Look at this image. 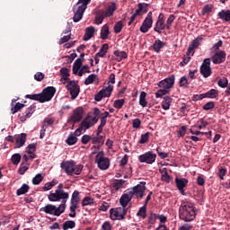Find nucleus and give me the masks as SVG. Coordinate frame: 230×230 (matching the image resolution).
I'll return each instance as SVG.
<instances>
[{
    "instance_id": "nucleus-1",
    "label": "nucleus",
    "mask_w": 230,
    "mask_h": 230,
    "mask_svg": "<svg viewBox=\"0 0 230 230\" xmlns=\"http://www.w3.org/2000/svg\"><path fill=\"white\" fill-rule=\"evenodd\" d=\"M195 217H197V213L193 204L183 202L179 208V217L181 220H183V222H193Z\"/></svg>"
},
{
    "instance_id": "nucleus-2",
    "label": "nucleus",
    "mask_w": 230,
    "mask_h": 230,
    "mask_svg": "<svg viewBox=\"0 0 230 230\" xmlns=\"http://www.w3.org/2000/svg\"><path fill=\"white\" fill-rule=\"evenodd\" d=\"M60 168L63 169L65 173H66V175L68 176L80 175V173H82V171L84 170V165L82 164L76 165V163L73 160L63 161L60 164Z\"/></svg>"
},
{
    "instance_id": "nucleus-3",
    "label": "nucleus",
    "mask_w": 230,
    "mask_h": 230,
    "mask_svg": "<svg viewBox=\"0 0 230 230\" xmlns=\"http://www.w3.org/2000/svg\"><path fill=\"white\" fill-rule=\"evenodd\" d=\"M69 199V192H66L65 190H55V192H49V194L48 195V199L49 200V202H60L61 204L60 206H65V209L66 208H67V199Z\"/></svg>"
},
{
    "instance_id": "nucleus-4",
    "label": "nucleus",
    "mask_w": 230,
    "mask_h": 230,
    "mask_svg": "<svg viewBox=\"0 0 230 230\" xmlns=\"http://www.w3.org/2000/svg\"><path fill=\"white\" fill-rule=\"evenodd\" d=\"M146 191V181H140L137 185L128 190L129 195L135 197L137 200H141L145 197Z\"/></svg>"
},
{
    "instance_id": "nucleus-5",
    "label": "nucleus",
    "mask_w": 230,
    "mask_h": 230,
    "mask_svg": "<svg viewBox=\"0 0 230 230\" xmlns=\"http://www.w3.org/2000/svg\"><path fill=\"white\" fill-rule=\"evenodd\" d=\"M40 211H43L47 215H53L54 217H60L62 213L66 211L65 205H59L58 207L55 205H46L45 207L41 208Z\"/></svg>"
},
{
    "instance_id": "nucleus-6",
    "label": "nucleus",
    "mask_w": 230,
    "mask_h": 230,
    "mask_svg": "<svg viewBox=\"0 0 230 230\" xmlns=\"http://www.w3.org/2000/svg\"><path fill=\"white\" fill-rule=\"evenodd\" d=\"M95 163L100 170H109L111 160L105 157V152L101 151L95 156Z\"/></svg>"
},
{
    "instance_id": "nucleus-7",
    "label": "nucleus",
    "mask_w": 230,
    "mask_h": 230,
    "mask_svg": "<svg viewBox=\"0 0 230 230\" xmlns=\"http://www.w3.org/2000/svg\"><path fill=\"white\" fill-rule=\"evenodd\" d=\"M128 208H125L123 207H119L116 208H111L110 210V218L111 220H125V217Z\"/></svg>"
},
{
    "instance_id": "nucleus-8",
    "label": "nucleus",
    "mask_w": 230,
    "mask_h": 230,
    "mask_svg": "<svg viewBox=\"0 0 230 230\" xmlns=\"http://www.w3.org/2000/svg\"><path fill=\"white\" fill-rule=\"evenodd\" d=\"M66 87L67 91H69L71 98L76 100L80 94V85H78V82L73 80L67 81Z\"/></svg>"
},
{
    "instance_id": "nucleus-9",
    "label": "nucleus",
    "mask_w": 230,
    "mask_h": 230,
    "mask_svg": "<svg viewBox=\"0 0 230 230\" xmlns=\"http://www.w3.org/2000/svg\"><path fill=\"white\" fill-rule=\"evenodd\" d=\"M55 93H57V88L54 86H48L43 89V91L40 93L41 98V103H46V102H51L53 100V96H55Z\"/></svg>"
},
{
    "instance_id": "nucleus-10",
    "label": "nucleus",
    "mask_w": 230,
    "mask_h": 230,
    "mask_svg": "<svg viewBox=\"0 0 230 230\" xmlns=\"http://www.w3.org/2000/svg\"><path fill=\"white\" fill-rule=\"evenodd\" d=\"M112 91H114V86L109 84L105 88H102L99 93L94 95L95 102H102L103 98H110L111 94H112Z\"/></svg>"
},
{
    "instance_id": "nucleus-11",
    "label": "nucleus",
    "mask_w": 230,
    "mask_h": 230,
    "mask_svg": "<svg viewBox=\"0 0 230 230\" xmlns=\"http://www.w3.org/2000/svg\"><path fill=\"white\" fill-rule=\"evenodd\" d=\"M199 72L203 78H209L213 73L211 70V58H205L202 65L200 66Z\"/></svg>"
},
{
    "instance_id": "nucleus-12",
    "label": "nucleus",
    "mask_w": 230,
    "mask_h": 230,
    "mask_svg": "<svg viewBox=\"0 0 230 230\" xmlns=\"http://www.w3.org/2000/svg\"><path fill=\"white\" fill-rule=\"evenodd\" d=\"M140 163H146V164H154L155 163V159H157V155L154 154L152 151H148L144 155L139 156Z\"/></svg>"
},
{
    "instance_id": "nucleus-13",
    "label": "nucleus",
    "mask_w": 230,
    "mask_h": 230,
    "mask_svg": "<svg viewBox=\"0 0 230 230\" xmlns=\"http://www.w3.org/2000/svg\"><path fill=\"white\" fill-rule=\"evenodd\" d=\"M175 84V75H172L169 77L160 81L157 85L158 87H163V89H165L166 91H170L172 87H173Z\"/></svg>"
},
{
    "instance_id": "nucleus-14",
    "label": "nucleus",
    "mask_w": 230,
    "mask_h": 230,
    "mask_svg": "<svg viewBox=\"0 0 230 230\" xmlns=\"http://www.w3.org/2000/svg\"><path fill=\"white\" fill-rule=\"evenodd\" d=\"M152 24H154V19H152V12H149L140 26L141 33H147L150 28H152Z\"/></svg>"
},
{
    "instance_id": "nucleus-15",
    "label": "nucleus",
    "mask_w": 230,
    "mask_h": 230,
    "mask_svg": "<svg viewBox=\"0 0 230 230\" xmlns=\"http://www.w3.org/2000/svg\"><path fill=\"white\" fill-rule=\"evenodd\" d=\"M85 8L81 7L80 5H75L73 7V12H74V17L73 21L74 22H80L82 19L84 18V13L85 12Z\"/></svg>"
},
{
    "instance_id": "nucleus-16",
    "label": "nucleus",
    "mask_w": 230,
    "mask_h": 230,
    "mask_svg": "<svg viewBox=\"0 0 230 230\" xmlns=\"http://www.w3.org/2000/svg\"><path fill=\"white\" fill-rule=\"evenodd\" d=\"M226 57H227L226 51L218 50L211 57V60L213 64H224L226 62Z\"/></svg>"
},
{
    "instance_id": "nucleus-17",
    "label": "nucleus",
    "mask_w": 230,
    "mask_h": 230,
    "mask_svg": "<svg viewBox=\"0 0 230 230\" xmlns=\"http://www.w3.org/2000/svg\"><path fill=\"white\" fill-rule=\"evenodd\" d=\"M84 118V109L82 107H78L75 110H74L73 114L70 117V121H73V123H78L82 121Z\"/></svg>"
},
{
    "instance_id": "nucleus-18",
    "label": "nucleus",
    "mask_w": 230,
    "mask_h": 230,
    "mask_svg": "<svg viewBox=\"0 0 230 230\" xmlns=\"http://www.w3.org/2000/svg\"><path fill=\"white\" fill-rule=\"evenodd\" d=\"M107 118H111V114L109 113V111H104L103 113H101V124L97 128L96 136H100V134L103 132V127L107 125Z\"/></svg>"
},
{
    "instance_id": "nucleus-19",
    "label": "nucleus",
    "mask_w": 230,
    "mask_h": 230,
    "mask_svg": "<svg viewBox=\"0 0 230 230\" xmlns=\"http://www.w3.org/2000/svg\"><path fill=\"white\" fill-rule=\"evenodd\" d=\"M80 202V192L78 190H75L72 194L71 200H70V206L72 208V211L75 208H78V203Z\"/></svg>"
},
{
    "instance_id": "nucleus-20",
    "label": "nucleus",
    "mask_w": 230,
    "mask_h": 230,
    "mask_svg": "<svg viewBox=\"0 0 230 230\" xmlns=\"http://www.w3.org/2000/svg\"><path fill=\"white\" fill-rule=\"evenodd\" d=\"M134 197L130 195V192L128 191V193L123 194L119 199V204L122 206V208H127V206H128V202L132 200Z\"/></svg>"
},
{
    "instance_id": "nucleus-21",
    "label": "nucleus",
    "mask_w": 230,
    "mask_h": 230,
    "mask_svg": "<svg viewBox=\"0 0 230 230\" xmlns=\"http://www.w3.org/2000/svg\"><path fill=\"white\" fill-rule=\"evenodd\" d=\"M34 112H35V106H30L29 108H27L25 112L22 113V115H19L20 121H22V122L26 121L28 118H31V114H33Z\"/></svg>"
},
{
    "instance_id": "nucleus-22",
    "label": "nucleus",
    "mask_w": 230,
    "mask_h": 230,
    "mask_svg": "<svg viewBox=\"0 0 230 230\" xmlns=\"http://www.w3.org/2000/svg\"><path fill=\"white\" fill-rule=\"evenodd\" d=\"M107 15L105 14V11L103 10H98L95 12V24L100 25L102 22H103V19H105Z\"/></svg>"
},
{
    "instance_id": "nucleus-23",
    "label": "nucleus",
    "mask_w": 230,
    "mask_h": 230,
    "mask_svg": "<svg viewBox=\"0 0 230 230\" xmlns=\"http://www.w3.org/2000/svg\"><path fill=\"white\" fill-rule=\"evenodd\" d=\"M82 66H84V63L82 62V58H78L73 65V75H78L80 70L82 69Z\"/></svg>"
},
{
    "instance_id": "nucleus-24",
    "label": "nucleus",
    "mask_w": 230,
    "mask_h": 230,
    "mask_svg": "<svg viewBox=\"0 0 230 230\" xmlns=\"http://www.w3.org/2000/svg\"><path fill=\"white\" fill-rule=\"evenodd\" d=\"M175 184L178 190H184L188 186V179L186 178H175Z\"/></svg>"
},
{
    "instance_id": "nucleus-25",
    "label": "nucleus",
    "mask_w": 230,
    "mask_h": 230,
    "mask_svg": "<svg viewBox=\"0 0 230 230\" xmlns=\"http://www.w3.org/2000/svg\"><path fill=\"white\" fill-rule=\"evenodd\" d=\"M26 133H22L16 137V148H21V146H24L26 143Z\"/></svg>"
},
{
    "instance_id": "nucleus-26",
    "label": "nucleus",
    "mask_w": 230,
    "mask_h": 230,
    "mask_svg": "<svg viewBox=\"0 0 230 230\" xmlns=\"http://www.w3.org/2000/svg\"><path fill=\"white\" fill-rule=\"evenodd\" d=\"M109 35H111V31L109 30V25L104 24L101 29V39L102 40H107V39H109Z\"/></svg>"
},
{
    "instance_id": "nucleus-27",
    "label": "nucleus",
    "mask_w": 230,
    "mask_h": 230,
    "mask_svg": "<svg viewBox=\"0 0 230 230\" xmlns=\"http://www.w3.org/2000/svg\"><path fill=\"white\" fill-rule=\"evenodd\" d=\"M94 31H96L94 27L93 26L87 27L84 36V40L87 41V40H90V39H93V37H94Z\"/></svg>"
},
{
    "instance_id": "nucleus-28",
    "label": "nucleus",
    "mask_w": 230,
    "mask_h": 230,
    "mask_svg": "<svg viewBox=\"0 0 230 230\" xmlns=\"http://www.w3.org/2000/svg\"><path fill=\"white\" fill-rule=\"evenodd\" d=\"M115 10H118V7L116 6V4L112 2L110 5H108L106 11H104V14H106V17H112Z\"/></svg>"
},
{
    "instance_id": "nucleus-29",
    "label": "nucleus",
    "mask_w": 230,
    "mask_h": 230,
    "mask_svg": "<svg viewBox=\"0 0 230 230\" xmlns=\"http://www.w3.org/2000/svg\"><path fill=\"white\" fill-rule=\"evenodd\" d=\"M172 102H173V99H172V97H164V101L162 102V108L164 109V111H170V105H172Z\"/></svg>"
},
{
    "instance_id": "nucleus-30",
    "label": "nucleus",
    "mask_w": 230,
    "mask_h": 230,
    "mask_svg": "<svg viewBox=\"0 0 230 230\" xmlns=\"http://www.w3.org/2000/svg\"><path fill=\"white\" fill-rule=\"evenodd\" d=\"M66 143L69 146H73V145H76V143H78V137H76V136H75V134L71 132L66 139Z\"/></svg>"
},
{
    "instance_id": "nucleus-31",
    "label": "nucleus",
    "mask_w": 230,
    "mask_h": 230,
    "mask_svg": "<svg viewBox=\"0 0 230 230\" xmlns=\"http://www.w3.org/2000/svg\"><path fill=\"white\" fill-rule=\"evenodd\" d=\"M57 184H58V180L53 179L51 181L45 183L42 190L43 191H49V190H53Z\"/></svg>"
},
{
    "instance_id": "nucleus-32",
    "label": "nucleus",
    "mask_w": 230,
    "mask_h": 230,
    "mask_svg": "<svg viewBox=\"0 0 230 230\" xmlns=\"http://www.w3.org/2000/svg\"><path fill=\"white\" fill-rule=\"evenodd\" d=\"M163 30H166V23H164V22L156 21L154 31H156V33H159V35H161L163 33Z\"/></svg>"
},
{
    "instance_id": "nucleus-33",
    "label": "nucleus",
    "mask_w": 230,
    "mask_h": 230,
    "mask_svg": "<svg viewBox=\"0 0 230 230\" xmlns=\"http://www.w3.org/2000/svg\"><path fill=\"white\" fill-rule=\"evenodd\" d=\"M152 48L155 51V53H161V49L164 48V42H163L161 40H155Z\"/></svg>"
},
{
    "instance_id": "nucleus-34",
    "label": "nucleus",
    "mask_w": 230,
    "mask_h": 230,
    "mask_svg": "<svg viewBox=\"0 0 230 230\" xmlns=\"http://www.w3.org/2000/svg\"><path fill=\"white\" fill-rule=\"evenodd\" d=\"M219 19H222V21H226V22H230V11L229 10H222L218 13Z\"/></svg>"
},
{
    "instance_id": "nucleus-35",
    "label": "nucleus",
    "mask_w": 230,
    "mask_h": 230,
    "mask_svg": "<svg viewBox=\"0 0 230 230\" xmlns=\"http://www.w3.org/2000/svg\"><path fill=\"white\" fill-rule=\"evenodd\" d=\"M107 51H109V44L104 43L102 45L99 52L96 53V57H101V58H105V55H107Z\"/></svg>"
},
{
    "instance_id": "nucleus-36",
    "label": "nucleus",
    "mask_w": 230,
    "mask_h": 230,
    "mask_svg": "<svg viewBox=\"0 0 230 230\" xmlns=\"http://www.w3.org/2000/svg\"><path fill=\"white\" fill-rule=\"evenodd\" d=\"M202 40H204V37L202 35L198 36L195 40H193L190 46L193 49H197V48H199V46H200V44H202Z\"/></svg>"
},
{
    "instance_id": "nucleus-37",
    "label": "nucleus",
    "mask_w": 230,
    "mask_h": 230,
    "mask_svg": "<svg viewBox=\"0 0 230 230\" xmlns=\"http://www.w3.org/2000/svg\"><path fill=\"white\" fill-rule=\"evenodd\" d=\"M28 191H30V185L24 183L20 189L16 190V195L17 197H21V195H26Z\"/></svg>"
},
{
    "instance_id": "nucleus-38",
    "label": "nucleus",
    "mask_w": 230,
    "mask_h": 230,
    "mask_svg": "<svg viewBox=\"0 0 230 230\" xmlns=\"http://www.w3.org/2000/svg\"><path fill=\"white\" fill-rule=\"evenodd\" d=\"M60 75L63 80H65V82L71 81V79L69 78V69L67 67H62L60 69Z\"/></svg>"
},
{
    "instance_id": "nucleus-39",
    "label": "nucleus",
    "mask_w": 230,
    "mask_h": 230,
    "mask_svg": "<svg viewBox=\"0 0 230 230\" xmlns=\"http://www.w3.org/2000/svg\"><path fill=\"white\" fill-rule=\"evenodd\" d=\"M114 55L117 57V62H121V60H124L128 57L127 52L119 50H115Z\"/></svg>"
},
{
    "instance_id": "nucleus-40",
    "label": "nucleus",
    "mask_w": 230,
    "mask_h": 230,
    "mask_svg": "<svg viewBox=\"0 0 230 230\" xmlns=\"http://www.w3.org/2000/svg\"><path fill=\"white\" fill-rule=\"evenodd\" d=\"M95 80H97L98 82V75L95 74H92L84 80V85H91V84H93Z\"/></svg>"
},
{
    "instance_id": "nucleus-41",
    "label": "nucleus",
    "mask_w": 230,
    "mask_h": 230,
    "mask_svg": "<svg viewBox=\"0 0 230 230\" xmlns=\"http://www.w3.org/2000/svg\"><path fill=\"white\" fill-rule=\"evenodd\" d=\"M76 223L73 220H67L63 224V230L75 229Z\"/></svg>"
},
{
    "instance_id": "nucleus-42",
    "label": "nucleus",
    "mask_w": 230,
    "mask_h": 230,
    "mask_svg": "<svg viewBox=\"0 0 230 230\" xmlns=\"http://www.w3.org/2000/svg\"><path fill=\"white\" fill-rule=\"evenodd\" d=\"M139 105H141V107H146V105H148V102H146V92H141L140 93Z\"/></svg>"
},
{
    "instance_id": "nucleus-43",
    "label": "nucleus",
    "mask_w": 230,
    "mask_h": 230,
    "mask_svg": "<svg viewBox=\"0 0 230 230\" xmlns=\"http://www.w3.org/2000/svg\"><path fill=\"white\" fill-rule=\"evenodd\" d=\"M125 180H115L112 183V188L118 191V190H120V188H123V184H125Z\"/></svg>"
},
{
    "instance_id": "nucleus-44",
    "label": "nucleus",
    "mask_w": 230,
    "mask_h": 230,
    "mask_svg": "<svg viewBox=\"0 0 230 230\" xmlns=\"http://www.w3.org/2000/svg\"><path fill=\"white\" fill-rule=\"evenodd\" d=\"M25 98H28L29 100H33L34 102H39L40 103H42L40 93L27 94V95H25Z\"/></svg>"
},
{
    "instance_id": "nucleus-45",
    "label": "nucleus",
    "mask_w": 230,
    "mask_h": 230,
    "mask_svg": "<svg viewBox=\"0 0 230 230\" xmlns=\"http://www.w3.org/2000/svg\"><path fill=\"white\" fill-rule=\"evenodd\" d=\"M218 96V91L216 89H210L208 92L205 93V98H217Z\"/></svg>"
},
{
    "instance_id": "nucleus-46",
    "label": "nucleus",
    "mask_w": 230,
    "mask_h": 230,
    "mask_svg": "<svg viewBox=\"0 0 230 230\" xmlns=\"http://www.w3.org/2000/svg\"><path fill=\"white\" fill-rule=\"evenodd\" d=\"M42 181H44V176H42L40 173H38L34 178H32V184L34 186H39Z\"/></svg>"
},
{
    "instance_id": "nucleus-47",
    "label": "nucleus",
    "mask_w": 230,
    "mask_h": 230,
    "mask_svg": "<svg viewBox=\"0 0 230 230\" xmlns=\"http://www.w3.org/2000/svg\"><path fill=\"white\" fill-rule=\"evenodd\" d=\"M93 204H94V199H93L91 197H84L82 200L83 207L93 206Z\"/></svg>"
},
{
    "instance_id": "nucleus-48",
    "label": "nucleus",
    "mask_w": 230,
    "mask_h": 230,
    "mask_svg": "<svg viewBox=\"0 0 230 230\" xmlns=\"http://www.w3.org/2000/svg\"><path fill=\"white\" fill-rule=\"evenodd\" d=\"M150 135H151L150 132H146L145 134H142L141 137H140V140H139L140 145H145V143H148V141L150 139Z\"/></svg>"
},
{
    "instance_id": "nucleus-49",
    "label": "nucleus",
    "mask_w": 230,
    "mask_h": 230,
    "mask_svg": "<svg viewBox=\"0 0 230 230\" xmlns=\"http://www.w3.org/2000/svg\"><path fill=\"white\" fill-rule=\"evenodd\" d=\"M24 107H26V105L21 103V102H17L14 107H13L11 109V112L12 114H15L17 112H19V111H21V109H24Z\"/></svg>"
},
{
    "instance_id": "nucleus-50",
    "label": "nucleus",
    "mask_w": 230,
    "mask_h": 230,
    "mask_svg": "<svg viewBox=\"0 0 230 230\" xmlns=\"http://www.w3.org/2000/svg\"><path fill=\"white\" fill-rule=\"evenodd\" d=\"M137 217H140L141 218H146V205L141 207L137 213Z\"/></svg>"
},
{
    "instance_id": "nucleus-51",
    "label": "nucleus",
    "mask_w": 230,
    "mask_h": 230,
    "mask_svg": "<svg viewBox=\"0 0 230 230\" xmlns=\"http://www.w3.org/2000/svg\"><path fill=\"white\" fill-rule=\"evenodd\" d=\"M36 150H37V143H32L26 147L25 152L26 154H32V153H35Z\"/></svg>"
},
{
    "instance_id": "nucleus-52",
    "label": "nucleus",
    "mask_w": 230,
    "mask_h": 230,
    "mask_svg": "<svg viewBox=\"0 0 230 230\" xmlns=\"http://www.w3.org/2000/svg\"><path fill=\"white\" fill-rule=\"evenodd\" d=\"M217 85L219 87H221L222 89H226V87H227V85H229V81L227 80V78L223 77L222 79L218 80Z\"/></svg>"
},
{
    "instance_id": "nucleus-53",
    "label": "nucleus",
    "mask_w": 230,
    "mask_h": 230,
    "mask_svg": "<svg viewBox=\"0 0 230 230\" xmlns=\"http://www.w3.org/2000/svg\"><path fill=\"white\" fill-rule=\"evenodd\" d=\"M113 30L115 33H121V30H123V22L119 21L115 23Z\"/></svg>"
},
{
    "instance_id": "nucleus-54",
    "label": "nucleus",
    "mask_w": 230,
    "mask_h": 230,
    "mask_svg": "<svg viewBox=\"0 0 230 230\" xmlns=\"http://www.w3.org/2000/svg\"><path fill=\"white\" fill-rule=\"evenodd\" d=\"M125 105V99H119L116 100L113 103V107H115V109H122L123 106Z\"/></svg>"
},
{
    "instance_id": "nucleus-55",
    "label": "nucleus",
    "mask_w": 230,
    "mask_h": 230,
    "mask_svg": "<svg viewBox=\"0 0 230 230\" xmlns=\"http://www.w3.org/2000/svg\"><path fill=\"white\" fill-rule=\"evenodd\" d=\"M173 21H175V15L174 14H171L165 23L166 26V30H172V24L173 22Z\"/></svg>"
},
{
    "instance_id": "nucleus-56",
    "label": "nucleus",
    "mask_w": 230,
    "mask_h": 230,
    "mask_svg": "<svg viewBox=\"0 0 230 230\" xmlns=\"http://www.w3.org/2000/svg\"><path fill=\"white\" fill-rule=\"evenodd\" d=\"M155 220H157V216L155 213L151 212L147 217V223L150 225L155 224Z\"/></svg>"
},
{
    "instance_id": "nucleus-57",
    "label": "nucleus",
    "mask_w": 230,
    "mask_h": 230,
    "mask_svg": "<svg viewBox=\"0 0 230 230\" xmlns=\"http://www.w3.org/2000/svg\"><path fill=\"white\" fill-rule=\"evenodd\" d=\"M21 158H22V156L20 154H14L12 155L11 161H12L13 164L17 165L21 163Z\"/></svg>"
},
{
    "instance_id": "nucleus-58",
    "label": "nucleus",
    "mask_w": 230,
    "mask_h": 230,
    "mask_svg": "<svg viewBox=\"0 0 230 230\" xmlns=\"http://www.w3.org/2000/svg\"><path fill=\"white\" fill-rule=\"evenodd\" d=\"M170 90H166L165 88L160 89L155 93V98H163V96L168 94Z\"/></svg>"
},
{
    "instance_id": "nucleus-59",
    "label": "nucleus",
    "mask_w": 230,
    "mask_h": 230,
    "mask_svg": "<svg viewBox=\"0 0 230 230\" xmlns=\"http://www.w3.org/2000/svg\"><path fill=\"white\" fill-rule=\"evenodd\" d=\"M85 73H91V70L89 69V66L87 65L81 66V69L79 70L77 75L84 76Z\"/></svg>"
},
{
    "instance_id": "nucleus-60",
    "label": "nucleus",
    "mask_w": 230,
    "mask_h": 230,
    "mask_svg": "<svg viewBox=\"0 0 230 230\" xmlns=\"http://www.w3.org/2000/svg\"><path fill=\"white\" fill-rule=\"evenodd\" d=\"M91 3V0H78L76 6H81V8H84L87 10V4Z\"/></svg>"
},
{
    "instance_id": "nucleus-61",
    "label": "nucleus",
    "mask_w": 230,
    "mask_h": 230,
    "mask_svg": "<svg viewBox=\"0 0 230 230\" xmlns=\"http://www.w3.org/2000/svg\"><path fill=\"white\" fill-rule=\"evenodd\" d=\"M212 11H213V5L207 4L202 9V15H206V13H211Z\"/></svg>"
},
{
    "instance_id": "nucleus-62",
    "label": "nucleus",
    "mask_w": 230,
    "mask_h": 230,
    "mask_svg": "<svg viewBox=\"0 0 230 230\" xmlns=\"http://www.w3.org/2000/svg\"><path fill=\"white\" fill-rule=\"evenodd\" d=\"M202 109L203 111H212V109H215V102H208L202 107Z\"/></svg>"
},
{
    "instance_id": "nucleus-63",
    "label": "nucleus",
    "mask_w": 230,
    "mask_h": 230,
    "mask_svg": "<svg viewBox=\"0 0 230 230\" xmlns=\"http://www.w3.org/2000/svg\"><path fill=\"white\" fill-rule=\"evenodd\" d=\"M156 153L162 159H166L168 157V153L163 152L161 147L156 148Z\"/></svg>"
},
{
    "instance_id": "nucleus-64",
    "label": "nucleus",
    "mask_w": 230,
    "mask_h": 230,
    "mask_svg": "<svg viewBox=\"0 0 230 230\" xmlns=\"http://www.w3.org/2000/svg\"><path fill=\"white\" fill-rule=\"evenodd\" d=\"M102 230H112V225H111L110 221H105L102 225Z\"/></svg>"
}]
</instances>
